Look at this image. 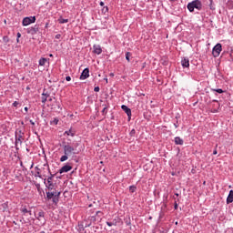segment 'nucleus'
Listing matches in <instances>:
<instances>
[{
    "label": "nucleus",
    "instance_id": "nucleus-1",
    "mask_svg": "<svg viewBox=\"0 0 233 233\" xmlns=\"http://www.w3.org/2000/svg\"><path fill=\"white\" fill-rule=\"evenodd\" d=\"M63 149L64 155L60 157L61 163H65V161L68 160V157H72V156H76V154H77V147L72 146L70 143L64 142Z\"/></svg>",
    "mask_w": 233,
    "mask_h": 233
},
{
    "label": "nucleus",
    "instance_id": "nucleus-2",
    "mask_svg": "<svg viewBox=\"0 0 233 233\" xmlns=\"http://www.w3.org/2000/svg\"><path fill=\"white\" fill-rule=\"evenodd\" d=\"M202 7L203 5L199 0H195L187 5V9L189 10V12H194V8H196L197 10H201Z\"/></svg>",
    "mask_w": 233,
    "mask_h": 233
},
{
    "label": "nucleus",
    "instance_id": "nucleus-3",
    "mask_svg": "<svg viewBox=\"0 0 233 233\" xmlns=\"http://www.w3.org/2000/svg\"><path fill=\"white\" fill-rule=\"evenodd\" d=\"M221 50H223V47H222L221 44H217L213 47V51H212L213 56L219 57V55L221 54Z\"/></svg>",
    "mask_w": 233,
    "mask_h": 233
},
{
    "label": "nucleus",
    "instance_id": "nucleus-4",
    "mask_svg": "<svg viewBox=\"0 0 233 233\" xmlns=\"http://www.w3.org/2000/svg\"><path fill=\"white\" fill-rule=\"evenodd\" d=\"M32 23H35V16L25 17L22 21L23 26H28V25H32Z\"/></svg>",
    "mask_w": 233,
    "mask_h": 233
},
{
    "label": "nucleus",
    "instance_id": "nucleus-5",
    "mask_svg": "<svg viewBox=\"0 0 233 233\" xmlns=\"http://www.w3.org/2000/svg\"><path fill=\"white\" fill-rule=\"evenodd\" d=\"M54 179V175H51L50 177H48L47 178V183L46 185V187H47L48 190H54V182H52Z\"/></svg>",
    "mask_w": 233,
    "mask_h": 233
},
{
    "label": "nucleus",
    "instance_id": "nucleus-6",
    "mask_svg": "<svg viewBox=\"0 0 233 233\" xmlns=\"http://www.w3.org/2000/svg\"><path fill=\"white\" fill-rule=\"evenodd\" d=\"M36 219H38V221H40L41 226L45 225V223H46V219H45V212L40 211L37 214Z\"/></svg>",
    "mask_w": 233,
    "mask_h": 233
},
{
    "label": "nucleus",
    "instance_id": "nucleus-7",
    "mask_svg": "<svg viewBox=\"0 0 233 233\" xmlns=\"http://www.w3.org/2000/svg\"><path fill=\"white\" fill-rule=\"evenodd\" d=\"M90 77V70L88 68H85L80 76V79L85 80Z\"/></svg>",
    "mask_w": 233,
    "mask_h": 233
},
{
    "label": "nucleus",
    "instance_id": "nucleus-8",
    "mask_svg": "<svg viewBox=\"0 0 233 233\" xmlns=\"http://www.w3.org/2000/svg\"><path fill=\"white\" fill-rule=\"evenodd\" d=\"M103 52V49L101 48V46L95 45L93 46V54H96V56L101 55Z\"/></svg>",
    "mask_w": 233,
    "mask_h": 233
},
{
    "label": "nucleus",
    "instance_id": "nucleus-9",
    "mask_svg": "<svg viewBox=\"0 0 233 233\" xmlns=\"http://www.w3.org/2000/svg\"><path fill=\"white\" fill-rule=\"evenodd\" d=\"M181 66H183V68H189L190 66V60H188V58L184 57L181 59Z\"/></svg>",
    "mask_w": 233,
    "mask_h": 233
},
{
    "label": "nucleus",
    "instance_id": "nucleus-10",
    "mask_svg": "<svg viewBox=\"0 0 233 233\" xmlns=\"http://www.w3.org/2000/svg\"><path fill=\"white\" fill-rule=\"evenodd\" d=\"M70 170H72V167L69 165H66L60 168L59 174H65V172H70Z\"/></svg>",
    "mask_w": 233,
    "mask_h": 233
},
{
    "label": "nucleus",
    "instance_id": "nucleus-11",
    "mask_svg": "<svg viewBox=\"0 0 233 233\" xmlns=\"http://www.w3.org/2000/svg\"><path fill=\"white\" fill-rule=\"evenodd\" d=\"M121 108H122V110H124V112L127 113V116H128V117H130L132 116V110L130 108H128V106L122 105Z\"/></svg>",
    "mask_w": 233,
    "mask_h": 233
},
{
    "label": "nucleus",
    "instance_id": "nucleus-12",
    "mask_svg": "<svg viewBox=\"0 0 233 233\" xmlns=\"http://www.w3.org/2000/svg\"><path fill=\"white\" fill-rule=\"evenodd\" d=\"M230 203H233V190L229 191V194L227 198V204L230 205Z\"/></svg>",
    "mask_w": 233,
    "mask_h": 233
},
{
    "label": "nucleus",
    "instance_id": "nucleus-13",
    "mask_svg": "<svg viewBox=\"0 0 233 233\" xmlns=\"http://www.w3.org/2000/svg\"><path fill=\"white\" fill-rule=\"evenodd\" d=\"M64 136H71V137H74L76 136V131L69 129L65 131Z\"/></svg>",
    "mask_w": 233,
    "mask_h": 233
},
{
    "label": "nucleus",
    "instance_id": "nucleus-14",
    "mask_svg": "<svg viewBox=\"0 0 233 233\" xmlns=\"http://www.w3.org/2000/svg\"><path fill=\"white\" fill-rule=\"evenodd\" d=\"M183 143H185L183 138H181L179 137H175V144H177V145H183Z\"/></svg>",
    "mask_w": 233,
    "mask_h": 233
},
{
    "label": "nucleus",
    "instance_id": "nucleus-15",
    "mask_svg": "<svg viewBox=\"0 0 233 233\" xmlns=\"http://www.w3.org/2000/svg\"><path fill=\"white\" fill-rule=\"evenodd\" d=\"M39 31V28L37 26L31 27L30 30L28 31V34H37Z\"/></svg>",
    "mask_w": 233,
    "mask_h": 233
},
{
    "label": "nucleus",
    "instance_id": "nucleus-16",
    "mask_svg": "<svg viewBox=\"0 0 233 233\" xmlns=\"http://www.w3.org/2000/svg\"><path fill=\"white\" fill-rule=\"evenodd\" d=\"M214 106H215V108L211 109V112L213 114H218V112H219V108H220L219 103H218V105Z\"/></svg>",
    "mask_w": 233,
    "mask_h": 233
},
{
    "label": "nucleus",
    "instance_id": "nucleus-17",
    "mask_svg": "<svg viewBox=\"0 0 233 233\" xmlns=\"http://www.w3.org/2000/svg\"><path fill=\"white\" fill-rule=\"evenodd\" d=\"M59 25H65V23H68V19H64L62 16H60L57 20Z\"/></svg>",
    "mask_w": 233,
    "mask_h": 233
},
{
    "label": "nucleus",
    "instance_id": "nucleus-18",
    "mask_svg": "<svg viewBox=\"0 0 233 233\" xmlns=\"http://www.w3.org/2000/svg\"><path fill=\"white\" fill-rule=\"evenodd\" d=\"M48 97H50L49 95H46V94L43 93L42 94V103H44V104L46 103Z\"/></svg>",
    "mask_w": 233,
    "mask_h": 233
},
{
    "label": "nucleus",
    "instance_id": "nucleus-19",
    "mask_svg": "<svg viewBox=\"0 0 233 233\" xmlns=\"http://www.w3.org/2000/svg\"><path fill=\"white\" fill-rule=\"evenodd\" d=\"M46 58H40L39 60V66H45V65H46Z\"/></svg>",
    "mask_w": 233,
    "mask_h": 233
},
{
    "label": "nucleus",
    "instance_id": "nucleus-20",
    "mask_svg": "<svg viewBox=\"0 0 233 233\" xmlns=\"http://www.w3.org/2000/svg\"><path fill=\"white\" fill-rule=\"evenodd\" d=\"M107 227H116L117 225V222L116 220L112 222H106Z\"/></svg>",
    "mask_w": 233,
    "mask_h": 233
},
{
    "label": "nucleus",
    "instance_id": "nucleus-21",
    "mask_svg": "<svg viewBox=\"0 0 233 233\" xmlns=\"http://www.w3.org/2000/svg\"><path fill=\"white\" fill-rule=\"evenodd\" d=\"M23 136L22 135H18L16 136V143H23Z\"/></svg>",
    "mask_w": 233,
    "mask_h": 233
},
{
    "label": "nucleus",
    "instance_id": "nucleus-22",
    "mask_svg": "<svg viewBox=\"0 0 233 233\" xmlns=\"http://www.w3.org/2000/svg\"><path fill=\"white\" fill-rule=\"evenodd\" d=\"M54 196H56V193H53V192L46 193V197L48 199H52Z\"/></svg>",
    "mask_w": 233,
    "mask_h": 233
},
{
    "label": "nucleus",
    "instance_id": "nucleus-23",
    "mask_svg": "<svg viewBox=\"0 0 233 233\" xmlns=\"http://www.w3.org/2000/svg\"><path fill=\"white\" fill-rule=\"evenodd\" d=\"M22 212L23 214H29L30 216H32V211L27 210L26 208H23Z\"/></svg>",
    "mask_w": 233,
    "mask_h": 233
},
{
    "label": "nucleus",
    "instance_id": "nucleus-24",
    "mask_svg": "<svg viewBox=\"0 0 233 233\" xmlns=\"http://www.w3.org/2000/svg\"><path fill=\"white\" fill-rule=\"evenodd\" d=\"M78 230L80 233H83V230H85V226H83V224H78Z\"/></svg>",
    "mask_w": 233,
    "mask_h": 233
},
{
    "label": "nucleus",
    "instance_id": "nucleus-25",
    "mask_svg": "<svg viewBox=\"0 0 233 233\" xmlns=\"http://www.w3.org/2000/svg\"><path fill=\"white\" fill-rule=\"evenodd\" d=\"M131 56H132V54H130V52H127V53L126 54V59H127V61H128V63H130V57H131Z\"/></svg>",
    "mask_w": 233,
    "mask_h": 233
},
{
    "label": "nucleus",
    "instance_id": "nucleus-26",
    "mask_svg": "<svg viewBox=\"0 0 233 233\" xmlns=\"http://www.w3.org/2000/svg\"><path fill=\"white\" fill-rule=\"evenodd\" d=\"M137 188V187H136V186H130L129 187V192L134 193V192H136Z\"/></svg>",
    "mask_w": 233,
    "mask_h": 233
},
{
    "label": "nucleus",
    "instance_id": "nucleus-27",
    "mask_svg": "<svg viewBox=\"0 0 233 233\" xmlns=\"http://www.w3.org/2000/svg\"><path fill=\"white\" fill-rule=\"evenodd\" d=\"M102 14H108V6H104L103 8H102Z\"/></svg>",
    "mask_w": 233,
    "mask_h": 233
},
{
    "label": "nucleus",
    "instance_id": "nucleus-28",
    "mask_svg": "<svg viewBox=\"0 0 233 233\" xmlns=\"http://www.w3.org/2000/svg\"><path fill=\"white\" fill-rule=\"evenodd\" d=\"M214 92H217L218 94H223V89H213Z\"/></svg>",
    "mask_w": 233,
    "mask_h": 233
},
{
    "label": "nucleus",
    "instance_id": "nucleus-29",
    "mask_svg": "<svg viewBox=\"0 0 233 233\" xmlns=\"http://www.w3.org/2000/svg\"><path fill=\"white\" fill-rule=\"evenodd\" d=\"M130 136H132V137L136 136V129H132L130 131Z\"/></svg>",
    "mask_w": 233,
    "mask_h": 233
},
{
    "label": "nucleus",
    "instance_id": "nucleus-30",
    "mask_svg": "<svg viewBox=\"0 0 233 233\" xmlns=\"http://www.w3.org/2000/svg\"><path fill=\"white\" fill-rule=\"evenodd\" d=\"M13 106H15V107L19 106V102L15 101V102L13 103Z\"/></svg>",
    "mask_w": 233,
    "mask_h": 233
},
{
    "label": "nucleus",
    "instance_id": "nucleus-31",
    "mask_svg": "<svg viewBox=\"0 0 233 233\" xmlns=\"http://www.w3.org/2000/svg\"><path fill=\"white\" fill-rule=\"evenodd\" d=\"M35 177H40L41 178V173L39 171L36 172Z\"/></svg>",
    "mask_w": 233,
    "mask_h": 233
},
{
    "label": "nucleus",
    "instance_id": "nucleus-32",
    "mask_svg": "<svg viewBox=\"0 0 233 233\" xmlns=\"http://www.w3.org/2000/svg\"><path fill=\"white\" fill-rule=\"evenodd\" d=\"M19 37H21V33H17V39H16L17 43H19Z\"/></svg>",
    "mask_w": 233,
    "mask_h": 233
},
{
    "label": "nucleus",
    "instance_id": "nucleus-33",
    "mask_svg": "<svg viewBox=\"0 0 233 233\" xmlns=\"http://www.w3.org/2000/svg\"><path fill=\"white\" fill-rule=\"evenodd\" d=\"M99 90H100L99 86H96V87L94 88V91H95V92H99Z\"/></svg>",
    "mask_w": 233,
    "mask_h": 233
},
{
    "label": "nucleus",
    "instance_id": "nucleus-34",
    "mask_svg": "<svg viewBox=\"0 0 233 233\" xmlns=\"http://www.w3.org/2000/svg\"><path fill=\"white\" fill-rule=\"evenodd\" d=\"M61 37V34L56 35L55 39H59Z\"/></svg>",
    "mask_w": 233,
    "mask_h": 233
},
{
    "label": "nucleus",
    "instance_id": "nucleus-35",
    "mask_svg": "<svg viewBox=\"0 0 233 233\" xmlns=\"http://www.w3.org/2000/svg\"><path fill=\"white\" fill-rule=\"evenodd\" d=\"M66 81H72V77H70V76H66Z\"/></svg>",
    "mask_w": 233,
    "mask_h": 233
},
{
    "label": "nucleus",
    "instance_id": "nucleus-36",
    "mask_svg": "<svg viewBox=\"0 0 233 233\" xmlns=\"http://www.w3.org/2000/svg\"><path fill=\"white\" fill-rule=\"evenodd\" d=\"M174 208H175V210H177V202H175Z\"/></svg>",
    "mask_w": 233,
    "mask_h": 233
},
{
    "label": "nucleus",
    "instance_id": "nucleus-37",
    "mask_svg": "<svg viewBox=\"0 0 233 233\" xmlns=\"http://www.w3.org/2000/svg\"><path fill=\"white\" fill-rule=\"evenodd\" d=\"M102 113H103V114H106V107H104V108H103Z\"/></svg>",
    "mask_w": 233,
    "mask_h": 233
},
{
    "label": "nucleus",
    "instance_id": "nucleus-38",
    "mask_svg": "<svg viewBox=\"0 0 233 233\" xmlns=\"http://www.w3.org/2000/svg\"><path fill=\"white\" fill-rule=\"evenodd\" d=\"M217 154H218V150L215 149V150L213 151V156H216Z\"/></svg>",
    "mask_w": 233,
    "mask_h": 233
},
{
    "label": "nucleus",
    "instance_id": "nucleus-39",
    "mask_svg": "<svg viewBox=\"0 0 233 233\" xmlns=\"http://www.w3.org/2000/svg\"><path fill=\"white\" fill-rule=\"evenodd\" d=\"M61 195V192H58V193H55V196H57L59 197Z\"/></svg>",
    "mask_w": 233,
    "mask_h": 233
},
{
    "label": "nucleus",
    "instance_id": "nucleus-40",
    "mask_svg": "<svg viewBox=\"0 0 233 233\" xmlns=\"http://www.w3.org/2000/svg\"><path fill=\"white\" fill-rule=\"evenodd\" d=\"M100 6H105V3L104 2H100Z\"/></svg>",
    "mask_w": 233,
    "mask_h": 233
},
{
    "label": "nucleus",
    "instance_id": "nucleus-41",
    "mask_svg": "<svg viewBox=\"0 0 233 233\" xmlns=\"http://www.w3.org/2000/svg\"><path fill=\"white\" fill-rule=\"evenodd\" d=\"M30 123L34 126L35 123L33 120H30Z\"/></svg>",
    "mask_w": 233,
    "mask_h": 233
},
{
    "label": "nucleus",
    "instance_id": "nucleus-42",
    "mask_svg": "<svg viewBox=\"0 0 233 233\" xmlns=\"http://www.w3.org/2000/svg\"><path fill=\"white\" fill-rule=\"evenodd\" d=\"M175 128H177L179 127L177 124H174Z\"/></svg>",
    "mask_w": 233,
    "mask_h": 233
},
{
    "label": "nucleus",
    "instance_id": "nucleus-43",
    "mask_svg": "<svg viewBox=\"0 0 233 233\" xmlns=\"http://www.w3.org/2000/svg\"><path fill=\"white\" fill-rule=\"evenodd\" d=\"M91 219H93V221H96V217H91Z\"/></svg>",
    "mask_w": 233,
    "mask_h": 233
},
{
    "label": "nucleus",
    "instance_id": "nucleus-44",
    "mask_svg": "<svg viewBox=\"0 0 233 233\" xmlns=\"http://www.w3.org/2000/svg\"><path fill=\"white\" fill-rule=\"evenodd\" d=\"M110 76H111V77H114V73H110Z\"/></svg>",
    "mask_w": 233,
    "mask_h": 233
},
{
    "label": "nucleus",
    "instance_id": "nucleus-45",
    "mask_svg": "<svg viewBox=\"0 0 233 233\" xmlns=\"http://www.w3.org/2000/svg\"><path fill=\"white\" fill-rule=\"evenodd\" d=\"M25 112H28V107H25Z\"/></svg>",
    "mask_w": 233,
    "mask_h": 233
},
{
    "label": "nucleus",
    "instance_id": "nucleus-46",
    "mask_svg": "<svg viewBox=\"0 0 233 233\" xmlns=\"http://www.w3.org/2000/svg\"><path fill=\"white\" fill-rule=\"evenodd\" d=\"M55 123H56V125H57V123H58V120H57V119H55Z\"/></svg>",
    "mask_w": 233,
    "mask_h": 233
},
{
    "label": "nucleus",
    "instance_id": "nucleus-47",
    "mask_svg": "<svg viewBox=\"0 0 233 233\" xmlns=\"http://www.w3.org/2000/svg\"><path fill=\"white\" fill-rule=\"evenodd\" d=\"M106 83H108V78H105Z\"/></svg>",
    "mask_w": 233,
    "mask_h": 233
},
{
    "label": "nucleus",
    "instance_id": "nucleus-48",
    "mask_svg": "<svg viewBox=\"0 0 233 233\" xmlns=\"http://www.w3.org/2000/svg\"><path fill=\"white\" fill-rule=\"evenodd\" d=\"M48 101H52V97H49V98H48Z\"/></svg>",
    "mask_w": 233,
    "mask_h": 233
},
{
    "label": "nucleus",
    "instance_id": "nucleus-49",
    "mask_svg": "<svg viewBox=\"0 0 233 233\" xmlns=\"http://www.w3.org/2000/svg\"><path fill=\"white\" fill-rule=\"evenodd\" d=\"M175 196H177V198L179 196V194L176 193Z\"/></svg>",
    "mask_w": 233,
    "mask_h": 233
},
{
    "label": "nucleus",
    "instance_id": "nucleus-50",
    "mask_svg": "<svg viewBox=\"0 0 233 233\" xmlns=\"http://www.w3.org/2000/svg\"><path fill=\"white\" fill-rule=\"evenodd\" d=\"M214 103H218V100H213Z\"/></svg>",
    "mask_w": 233,
    "mask_h": 233
},
{
    "label": "nucleus",
    "instance_id": "nucleus-51",
    "mask_svg": "<svg viewBox=\"0 0 233 233\" xmlns=\"http://www.w3.org/2000/svg\"><path fill=\"white\" fill-rule=\"evenodd\" d=\"M96 214H101V211H97Z\"/></svg>",
    "mask_w": 233,
    "mask_h": 233
},
{
    "label": "nucleus",
    "instance_id": "nucleus-52",
    "mask_svg": "<svg viewBox=\"0 0 233 233\" xmlns=\"http://www.w3.org/2000/svg\"><path fill=\"white\" fill-rule=\"evenodd\" d=\"M8 39L6 36L4 37V40Z\"/></svg>",
    "mask_w": 233,
    "mask_h": 233
},
{
    "label": "nucleus",
    "instance_id": "nucleus-53",
    "mask_svg": "<svg viewBox=\"0 0 233 233\" xmlns=\"http://www.w3.org/2000/svg\"><path fill=\"white\" fill-rule=\"evenodd\" d=\"M91 224L86 225V227H90Z\"/></svg>",
    "mask_w": 233,
    "mask_h": 233
},
{
    "label": "nucleus",
    "instance_id": "nucleus-54",
    "mask_svg": "<svg viewBox=\"0 0 233 233\" xmlns=\"http://www.w3.org/2000/svg\"><path fill=\"white\" fill-rule=\"evenodd\" d=\"M37 188H39V185H37Z\"/></svg>",
    "mask_w": 233,
    "mask_h": 233
},
{
    "label": "nucleus",
    "instance_id": "nucleus-55",
    "mask_svg": "<svg viewBox=\"0 0 233 233\" xmlns=\"http://www.w3.org/2000/svg\"><path fill=\"white\" fill-rule=\"evenodd\" d=\"M210 3H212V0H210Z\"/></svg>",
    "mask_w": 233,
    "mask_h": 233
}]
</instances>
